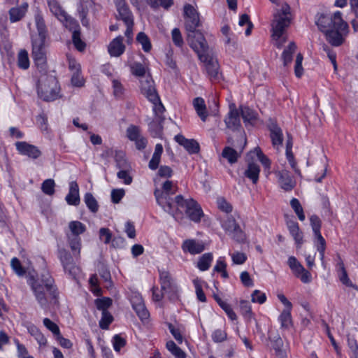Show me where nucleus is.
<instances>
[{"mask_svg": "<svg viewBox=\"0 0 358 358\" xmlns=\"http://www.w3.org/2000/svg\"><path fill=\"white\" fill-rule=\"evenodd\" d=\"M290 10V6L285 3L273 15L271 22L272 38L275 41V45L278 49H280L287 41L284 34L291 23Z\"/></svg>", "mask_w": 358, "mask_h": 358, "instance_id": "3", "label": "nucleus"}, {"mask_svg": "<svg viewBox=\"0 0 358 358\" xmlns=\"http://www.w3.org/2000/svg\"><path fill=\"white\" fill-rule=\"evenodd\" d=\"M268 338L271 341V346L275 352L277 356L283 355L282 347L283 341L278 332L270 331Z\"/></svg>", "mask_w": 358, "mask_h": 358, "instance_id": "25", "label": "nucleus"}, {"mask_svg": "<svg viewBox=\"0 0 358 358\" xmlns=\"http://www.w3.org/2000/svg\"><path fill=\"white\" fill-rule=\"evenodd\" d=\"M166 348L177 358H186L185 352L179 348L173 341L166 343Z\"/></svg>", "mask_w": 358, "mask_h": 358, "instance_id": "42", "label": "nucleus"}, {"mask_svg": "<svg viewBox=\"0 0 358 358\" xmlns=\"http://www.w3.org/2000/svg\"><path fill=\"white\" fill-rule=\"evenodd\" d=\"M10 265L13 271L19 276H22L25 274L26 271L24 267H22L20 260L17 258H13L10 262Z\"/></svg>", "mask_w": 358, "mask_h": 358, "instance_id": "56", "label": "nucleus"}, {"mask_svg": "<svg viewBox=\"0 0 358 358\" xmlns=\"http://www.w3.org/2000/svg\"><path fill=\"white\" fill-rule=\"evenodd\" d=\"M174 138L189 154H196L200 150L199 144L194 139H187L181 134L176 135Z\"/></svg>", "mask_w": 358, "mask_h": 358, "instance_id": "16", "label": "nucleus"}, {"mask_svg": "<svg viewBox=\"0 0 358 358\" xmlns=\"http://www.w3.org/2000/svg\"><path fill=\"white\" fill-rule=\"evenodd\" d=\"M67 241L71 250L73 252V255L78 258L80 257V248H81V238L80 237H76L75 236H70L69 233H66Z\"/></svg>", "mask_w": 358, "mask_h": 358, "instance_id": "31", "label": "nucleus"}, {"mask_svg": "<svg viewBox=\"0 0 358 358\" xmlns=\"http://www.w3.org/2000/svg\"><path fill=\"white\" fill-rule=\"evenodd\" d=\"M27 3H24L20 7H13L9 10V20L11 22L21 20L27 11Z\"/></svg>", "mask_w": 358, "mask_h": 358, "instance_id": "27", "label": "nucleus"}, {"mask_svg": "<svg viewBox=\"0 0 358 358\" xmlns=\"http://www.w3.org/2000/svg\"><path fill=\"white\" fill-rule=\"evenodd\" d=\"M291 309L286 308L283 310L279 316V320L281 327L287 329L292 325Z\"/></svg>", "mask_w": 358, "mask_h": 358, "instance_id": "44", "label": "nucleus"}, {"mask_svg": "<svg viewBox=\"0 0 358 358\" xmlns=\"http://www.w3.org/2000/svg\"><path fill=\"white\" fill-rule=\"evenodd\" d=\"M28 331L33 337H34L41 346L46 345L47 339L36 327L34 325L29 327Z\"/></svg>", "mask_w": 358, "mask_h": 358, "instance_id": "40", "label": "nucleus"}, {"mask_svg": "<svg viewBox=\"0 0 358 358\" xmlns=\"http://www.w3.org/2000/svg\"><path fill=\"white\" fill-rule=\"evenodd\" d=\"M185 27L187 33L197 30L201 25L199 13L191 4L184 6Z\"/></svg>", "mask_w": 358, "mask_h": 358, "instance_id": "9", "label": "nucleus"}, {"mask_svg": "<svg viewBox=\"0 0 358 358\" xmlns=\"http://www.w3.org/2000/svg\"><path fill=\"white\" fill-rule=\"evenodd\" d=\"M84 201L90 211L92 213H96L98 211L99 205L92 194L86 193L84 196Z\"/></svg>", "mask_w": 358, "mask_h": 358, "instance_id": "47", "label": "nucleus"}, {"mask_svg": "<svg viewBox=\"0 0 358 358\" xmlns=\"http://www.w3.org/2000/svg\"><path fill=\"white\" fill-rule=\"evenodd\" d=\"M15 146L16 149L20 154L27 155L32 159H37L41 155V152L37 147L29 144L25 141L17 142L15 143Z\"/></svg>", "mask_w": 358, "mask_h": 358, "instance_id": "15", "label": "nucleus"}, {"mask_svg": "<svg viewBox=\"0 0 358 358\" xmlns=\"http://www.w3.org/2000/svg\"><path fill=\"white\" fill-rule=\"evenodd\" d=\"M243 150V147L238 151L231 146H225L221 155L223 158L226 159L229 164H233L237 162L238 158L241 157Z\"/></svg>", "mask_w": 358, "mask_h": 358, "instance_id": "24", "label": "nucleus"}, {"mask_svg": "<svg viewBox=\"0 0 358 358\" xmlns=\"http://www.w3.org/2000/svg\"><path fill=\"white\" fill-rule=\"evenodd\" d=\"M127 137L131 141L137 140L141 135V129L139 127L130 124L126 131Z\"/></svg>", "mask_w": 358, "mask_h": 358, "instance_id": "49", "label": "nucleus"}, {"mask_svg": "<svg viewBox=\"0 0 358 358\" xmlns=\"http://www.w3.org/2000/svg\"><path fill=\"white\" fill-rule=\"evenodd\" d=\"M187 41L199 59H206L208 45L203 34L199 29L187 33Z\"/></svg>", "mask_w": 358, "mask_h": 358, "instance_id": "8", "label": "nucleus"}, {"mask_svg": "<svg viewBox=\"0 0 358 358\" xmlns=\"http://www.w3.org/2000/svg\"><path fill=\"white\" fill-rule=\"evenodd\" d=\"M296 45L294 42L289 43L288 47L284 50L282 54V59L285 66L289 64L293 59V54L295 52Z\"/></svg>", "mask_w": 358, "mask_h": 358, "instance_id": "37", "label": "nucleus"}, {"mask_svg": "<svg viewBox=\"0 0 358 358\" xmlns=\"http://www.w3.org/2000/svg\"><path fill=\"white\" fill-rule=\"evenodd\" d=\"M115 161L116 163V167L120 170L131 169L130 164L126 159L125 155L123 152L115 151Z\"/></svg>", "mask_w": 358, "mask_h": 358, "instance_id": "38", "label": "nucleus"}, {"mask_svg": "<svg viewBox=\"0 0 358 358\" xmlns=\"http://www.w3.org/2000/svg\"><path fill=\"white\" fill-rule=\"evenodd\" d=\"M268 129L273 146L282 145L283 141L282 129L274 122H271L268 125Z\"/></svg>", "mask_w": 358, "mask_h": 358, "instance_id": "26", "label": "nucleus"}, {"mask_svg": "<svg viewBox=\"0 0 358 358\" xmlns=\"http://www.w3.org/2000/svg\"><path fill=\"white\" fill-rule=\"evenodd\" d=\"M290 205L292 209L294 210L296 215L298 216L299 220H305L306 217L303 213V208L299 201L296 198H293L290 201Z\"/></svg>", "mask_w": 358, "mask_h": 358, "instance_id": "50", "label": "nucleus"}, {"mask_svg": "<svg viewBox=\"0 0 358 358\" xmlns=\"http://www.w3.org/2000/svg\"><path fill=\"white\" fill-rule=\"evenodd\" d=\"M119 18L124 23L134 21L133 15L125 0H114Z\"/></svg>", "mask_w": 358, "mask_h": 358, "instance_id": "18", "label": "nucleus"}, {"mask_svg": "<svg viewBox=\"0 0 358 358\" xmlns=\"http://www.w3.org/2000/svg\"><path fill=\"white\" fill-rule=\"evenodd\" d=\"M145 69L141 63H134L131 66V72L134 75L141 78L145 77Z\"/></svg>", "mask_w": 358, "mask_h": 358, "instance_id": "63", "label": "nucleus"}, {"mask_svg": "<svg viewBox=\"0 0 358 358\" xmlns=\"http://www.w3.org/2000/svg\"><path fill=\"white\" fill-rule=\"evenodd\" d=\"M34 20L38 34L32 35L31 36L47 38L48 30L42 15L39 13H37L35 15Z\"/></svg>", "mask_w": 358, "mask_h": 358, "instance_id": "29", "label": "nucleus"}, {"mask_svg": "<svg viewBox=\"0 0 358 358\" xmlns=\"http://www.w3.org/2000/svg\"><path fill=\"white\" fill-rule=\"evenodd\" d=\"M28 283L42 308H46L49 303H57L58 289L54 278L48 270H44L38 278L30 276Z\"/></svg>", "mask_w": 358, "mask_h": 358, "instance_id": "2", "label": "nucleus"}, {"mask_svg": "<svg viewBox=\"0 0 358 358\" xmlns=\"http://www.w3.org/2000/svg\"><path fill=\"white\" fill-rule=\"evenodd\" d=\"M260 172V169L259 165L250 163L248 164V169L245 171V176L250 179L254 184H256L259 180V175Z\"/></svg>", "mask_w": 358, "mask_h": 358, "instance_id": "35", "label": "nucleus"}, {"mask_svg": "<svg viewBox=\"0 0 358 358\" xmlns=\"http://www.w3.org/2000/svg\"><path fill=\"white\" fill-rule=\"evenodd\" d=\"M182 249L185 252H188L192 255L199 254L205 249L203 243L196 241L194 239H188L183 242Z\"/></svg>", "mask_w": 358, "mask_h": 358, "instance_id": "23", "label": "nucleus"}, {"mask_svg": "<svg viewBox=\"0 0 358 358\" xmlns=\"http://www.w3.org/2000/svg\"><path fill=\"white\" fill-rule=\"evenodd\" d=\"M240 311L246 320L250 321L252 319L253 313L249 301L245 300L240 301Z\"/></svg>", "mask_w": 358, "mask_h": 358, "instance_id": "41", "label": "nucleus"}, {"mask_svg": "<svg viewBox=\"0 0 358 358\" xmlns=\"http://www.w3.org/2000/svg\"><path fill=\"white\" fill-rule=\"evenodd\" d=\"M177 186L171 180L163 182L162 189L156 188L154 192L157 203L169 214L175 216V199L171 196L177 191Z\"/></svg>", "mask_w": 358, "mask_h": 358, "instance_id": "4", "label": "nucleus"}, {"mask_svg": "<svg viewBox=\"0 0 358 358\" xmlns=\"http://www.w3.org/2000/svg\"><path fill=\"white\" fill-rule=\"evenodd\" d=\"M72 40L75 47L78 50L83 51L85 50L86 45L80 38V31H75L73 33Z\"/></svg>", "mask_w": 358, "mask_h": 358, "instance_id": "53", "label": "nucleus"}, {"mask_svg": "<svg viewBox=\"0 0 358 358\" xmlns=\"http://www.w3.org/2000/svg\"><path fill=\"white\" fill-rule=\"evenodd\" d=\"M229 112L224 120L227 128L231 130H238L241 127L239 112L234 104L230 105Z\"/></svg>", "mask_w": 358, "mask_h": 358, "instance_id": "17", "label": "nucleus"}, {"mask_svg": "<svg viewBox=\"0 0 358 358\" xmlns=\"http://www.w3.org/2000/svg\"><path fill=\"white\" fill-rule=\"evenodd\" d=\"M112 299L109 297L96 299L94 301L96 308L102 313L108 312V308L112 306Z\"/></svg>", "mask_w": 358, "mask_h": 358, "instance_id": "46", "label": "nucleus"}, {"mask_svg": "<svg viewBox=\"0 0 358 358\" xmlns=\"http://www.w3.org/2000/svg\"><path fill=\"white\" fill-rule=\"evenodd\" d=\"M46 1L52 15H54L59 20L64 19V17L66 12L63 9L57 0H46Z\"/></svg>", "mask_w": 358, "mask_h": 358, "instance_id": "30", "label": "nucleus"}, {"mask_svg": "<svg viewBox=\"0 0 358 358\" xmlns=\"http://www.w3.org/2000/svg\"><path fill=\"white\" fill-rule=\"evenodd\" d=\"M134 310L141 320H146L149 317V312L146 309L144 302L141 304H136Z\"/></svg>", "mask_w": 358, "mask_h": 358, "instance_id": "55", "label": "nucleus"}, {"mask_svg": "<svg viewBox=\"0 0 358 358\" xmlns=\"http://www.w3.org/2000/svg\"><path fill=\"white\" fill-rule=\"evenodd\" d=\"M302 61H303V55L301 53H299L296 55L295 66H294V73L296 77L300 78L303 73V69L302 66Z\"/></svg>", "mask_w": 358, "mask_h": 358, "instance_id": "59", "label": "nucleus"}, {"mask_svg": "<svg viewBox=\"0 0 358 358\" xmlns=\"http://www.w3.org/2000/svg\"><path fill=\"white\" fill-rule=\"evenodd\" d=\"M287 264L294 274L299 278L303 282L308 283L311 281V274L304 268L295 257H289Z\"/></svg>", "mask_w": 358, "mask_h": 358, "instance_id": "13", "label": "nucleus"}, {"mask_svg": "<svg viewBox=\"0 0 358 358\" xmlns=\"http://www.w3.org/2000/svg\"><path fill=\"white\" fill-rule=\"evenodd\" d=\"M159 272L162 291L170 289L177 285L174 279L172 278L169 271L165 270H159Z\"/></svg>", "mask_w": 358, "mask_h": 358, "instance_id": "28", "label": "nucleus"}, {"mask_svg": "<svg viewBox=\"0 0 358 358\" xmlns=\"http://www.w3.org/2000/svg\"><path fill=\"white\" fill-rule=\"evenodd\" d=\"M175 214L180 209H182L187 216L194 222H199L203 216V213L200 205L193 199H185L182 195L175 197Z\"/></svg>", "mask_w": 358, "mask_h": 358, "instance_id": "5", "label": "nucleus"}, {"mask_svg": "<svg viewBox=\"0 0 358 358\" xmlns=\"http://www.w3.org/2000/svg\"><path fill=\"white\" fill-rule=\"evenodd\" d=\"M194 107L201 120L206 121L207 117L206 108L203 99L196 97L193 101Z\"/></svg>", "mask_w": 358, "mask_h": 358, "instance_id": "34", "label": "nucleus"}, {"mask_svg": "<svg viewBox=\"0 0 358 358\" xmlns=\"http://www.w3.org/2000/svg\"><path fill=\"white\" fill-rule=\"evenodd\" d=\"M310 225L312 227V229L313 234H319L320 233L321 229V220L318 216L313 215L310 217Z\"/></svg>", "mask_w": 358, "mask_h": 358, "instance_id": "61", "label": "nucleus"}, {"mask_svg": "<svg viewBox=\"0 0 358 358\" xmlns=\"http://www.w3.org/2000/svg\"><path fill=\"white\" fill-rule=\"evenodd\" d=\"M287 226L297 247H301L303 243V233L300 230L298 223L295 221L289 220L287 222Z\"/></svg>", "mask_w": 358, "mask_h": 358, "instance_id": "22", "label": "nucleus"}, {"mask_svg": "<svg viewBox=\"0 0 358 358\" xmlns=\"http://www.w3.org/2000/svg\"><path fill=\"white\" fill-rule=\"evenodd\" d=\"M227 338V334L224 330L216 329L212 334V338L214 342L221 343L224 341Z\"/></svg>", "mask_w": 358, "mask_h": 358, "instance_id": "62", "label": "nucleus"}, {"mask_svg": "<svg viewBox=\"0 0 358 358\" xmlns=\"http://www.w3.org/2000/svg\"><path fill=\"white\" fill-rule=\"evenodd\" d=\"M315 24L324 34L327 41L335 47H338L345 42L349 32V26L343 19L341 11L333 14L317 13L315 16Z\"/></svg>", "mask_w": 358, "mask_h": 358, "instance_id": "1", "label": "nucleus"}, {"mask_svg": "<svg viewBox=\"0 0 358 358\" xmlns=\"http://www.w3.org/2000/svg\"><path fill=\"white\" fill-rule=\"evenodd\" d=\"M99 238L105 244H108L112 240V234L108 228H101L99 229Z\"/></svg>", "mask_w": 358, "mask_h": 358, "instance_id": "64", "label": "nucleus"}, {"mask_svg": "<svg viewBox=\"0 0 358 358\" xmlns=\"http://www.w3.org/2000/svg\"><path fill=\"white\" fill-rule=\"evenodd\" d=\"M69 229L70 231L69 234L70 236L80 237V235L85 231L86 227L79 221H71L69 223Z\"/></svg>", "mask_w": 358, "mask_h": 358, "instance_id": "36", "label": "nucleus"}, {"mask_svg": "<svg viewBox=\"0 0 358 358\" xmlns=\"http://www.w3.org/2000/svg\"><path fill=\"white\" fill-rule=\"evenodd\" d=\"M168 328L172 334V336L174 337V338L176 340V341L180 344L183 341V336L180 332V330L178 328H176L173 324L171 323H168Z\"/></svg>", "mask_w": 358, "mask_h": 358, "instance_id": "60", "label": "nucleus"}, {"mask_svg": "<svg viewBox=\"0 0 358 358\" xmlns=\"http://www.w3.org/2000/svg\"><path fill=\"white\" fill-rule=\"evenodd\" d=\"M200 61L205 64L206 70L210 80L219 82L222 75L219 72L220 66L217 60L207 54L206 59H200Z\"/></svg>", "mask_w": 358, "mask_h": 358, "instance_id": "14", "label": "nucleus"}, {"mask_svg": "<svg viewBox=\"0 0 358 358\" xmlns=\"http://www.w3.org/2000/svg\"><path fill=\"white\" fill-rule=\"evenodd\" d=\"M46 38L31 36L32 57L40 71L46 70Z\"/></svg>", "mask_w": 358, "mask_h": 358, "instance_id": "7", "label": "nucleus"}, {"mask_svg": "<svg viewBox=\"0 0 358 358\" xmlns=\"http://www.w3.org/2000/svg\"><path fill=\"white\" fill-rule=\"evenodd\" d=\"M17 66L22 69H27L29 66L28 52L25 50H21L17 56Z\"/></svg>", "mask_w": 358, "mask_h": 358, "instance_id": "48", "label": "nucleus"}, {"mask_svg": "<svg viewBox=\"0 0 358 358\" xmlns=\"http://www.w3.org/2000/svg\"><path fill=\"white\" fill-rule=\"evenodd\" d=\"M171 38L173 43L177 47L181 48L183 44V38L181 32L178 28H174L171 31Z\"/></svg>", "mask_w": 358, "mask_h": 358, "instance_id": "54", "label": "nucleus"}, {"mask_svg": "<svg viewBox=\"0 0 358 358\" xmlns=\"http://www.w3.org/2000/svg\"><path fill=\"white\" fill-rule=\"evenodd\" d=\"M44 326L50 330L53 335L56 337L60 334L59 328L55 322L50 320L49 318H45L43 320Z\"/></svg>", "mask_w": 358, "mask_h": 358, "instance_id": "58", "label": "nucleus"}, {"mask_svg": "<svg viewBox=\"0 0 358 358\" xmlns=\"http://www.w3.org/2000/svg\"><path fill=\"white\" fill-rule=\"evenodd\" d=\"M58 257L64 271L74 278L78 268L74 262L72 255L66 249L61 248L58 250Z\"/></svg>", "mask_w": 358, "mask_h": 358, "instance_id": "11", "label": "nucleus"}, {"mask_svg": "<svg viewBox=\"0 0 358 358\" xmlns=\"http://www.w3.org/2000/svg\"><path fill=\"white\" fill-rule=\"evenodd\" d=\"M136 41L141 44L142 48L145 52H148L152 49V45L148 36L144 32H139L136 36Z\"/></svg>", "mask_w": 358, "mask_h": 358, "instance_id": "43", "label": "nucleus"}, {"mask_svg": "<svg viewBox=\"0 0 358 358\" xmlns=\"http://www.w3.org/2000/svg\"><path fill=\"white\" fill-rule=\"evenodd\" d=\"M113 321V317L109 312L102 313V317L99 321V327L102 329H108Z\"/></svg>", "mask_w": 358, "mask_h": 358, "instance_id": "52", "label": "nucleus"}, {"mask_svg": "<svg viewBox=\"0 0 358 358\" xmlns=\"http://www.w3.org/2000/svg\"><path fill=\"white\" fill-rule=\"evenodd\" d=\"M193 283L195 287L197 299L201 302H205L206 301V297L202 289L201 280L196 278L193 280Z\"/></svg>", "mask_w": 358, "mask_h": 358, "instance_id": "57", "label": "nucleus"}, {"mask_svg": "<svg viewBox=\"0 0 358 358\" xmlns=\"http://www.w3.org/2000/svg\"><path fill=\"white\" fill-rule=\"evenodd\" d=\"M212 261V253H205L199 258L197 262V267L202 271H206L210 268Z\"/></svg>", "mask_w": 358, "mask_h": 358, "instance_id": "39", "label": "nucleus"}, {"mask_svg": "<svg viewBox=\"0 0 358 358\" xmlns=\"http://www.w3.org/2000/svg\"><path fill=\"white\" fill-rule=\"evenodd\" d=\"M163 152V146L162 144L158 143L155 145V152L152 159L149 162L148 166L152 170H156L159 164L161 155Z\"/></svg>", "mask_w": 358, "mask_h": 358, "instance_id": "33", "label": "nucleus"}, {"mask_svg": "<svg viewBox=\"0 0 358 358\" xmlns=\"http://www.w3.org/2000/svg\"><path fill=\"white\" fill-rule=\"evenodd\" d=\"M275 175L280 187L285 191H291L294 187L295 182L292 180L288 171H279L275 173Z\"/></svg>", "mask_w": 358, "mask_h": 358, "instance_id": "19", "label": "nucleus"}, {"mask_svg": "<svg viewBox=\"0 0 358 358\" xmlns=\"http://www.w3.org/2000/svg\"><path fill=\"white\" fill-rule=\"evenodd\" d=\"M55 182L52 179L45 180L41 185L42 192L49 196H52L55 193Z\"/></svg>", "mask_w": 358, "mask_h": 358, "instance_id": "51", "label": "nucleus"}, {"mask_svg": "<svg viewBox=\"0 0 358 358\" xmlns=\"http://www.w3.org/2000/svg\"><path fill=\"white\" fill-rule=\"evenodd\" d=\"M125 45L123 44V37L119 36L114 38L109 44L108 50L110 56L119 57L123 54Z\"/></svg>", "mask_w": 358, "mask_h": 358, "instance_id": "20", "label": "nucleus"}, {"mask_svg": "<svg viewBox=\"0 0 358 358\" xmlns=\"http://www.w3.org/2000/svg\"><path fill=\"white\" fill-rule=\"evenodd\" d=\"M224 230L237 242H243L245 238V233L232 216H229L222 222Z\"/></svg>", "mask_w": 358, "mask_h": 358, "instance_id": "10", "label": "nucleus"}, {"mask_svg": "<svg viewBox=\"0 0 358 358\" xmlns=\"http://www.w3.org/2000/svg\"><path fill=\"white\" fill-rule=\"evenodd\" d=\"M141 93L152 103L159 101V96L154 86V81L149 77H143L140 80Z\"/></svg>", "mask_w": 358, "mask_h": 358, "instance_id": "12", "label": "nucleus"}, {"mask_svg": "<svg viewBox=\"0 0 358 358\" xmlns=\"http://www.w3.org/2000/svg\"><path fill=\"white\" fill-rule=\"evenodd\" d=\"M58 83L53 76H43L38 80V94L45 101H52L59 96Z\"/></svg>", "mask_w": 358, "mask_h": 358, "instance_id": "6", "label": "nucleus"}, {"mask_svg": "<svg viewBox=\"0 0 358 358\" xmlns=\"http://www.w3.org/2000/svg\"><path fill=\"white\" fill-rule=\"evenodd\" d=\"M241 114L245 125L252 124L257 119L255 111L248 106H240Z\"/></svg>", "mask_w": 358, "mask_h": 358, "instance_id": "32", "label": "nucleus"}, {"mask_svg": "<svg viewBox=\"0 0 358 358\" xmlns=\"http://www.w3.org/2000/svg\"><path fill=\"white\" fill-rule=\"evenodd\" d=\"M64 19L60 20L59 21L62 22L66 28L70 31H72L73 33L75 31H79V25L74 18L69 16L66 13L64 15Z\"/></svg>", "mask_w": 358, "mask_h": 358, "instance_id": "45", "label": "nucleus"}, {"mask_svg": "<svg viewBox=\"0 0 358 358\" xmlns=\"http://www.w3.org/2000/svg\"><path fill=\"white\" fill-rule=\"evenodd\" d=\"M66 201L68 204L78 206L80 203L79 187L76 181L69 183V192L66 196Z\"/></svg>", "mask_w": 358, "mask_h": 358, "instance_id": "21", "label": "nucleus"}]
</instances>
